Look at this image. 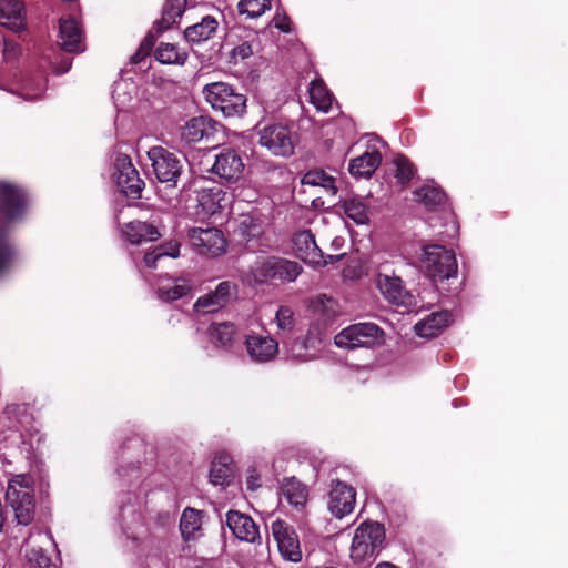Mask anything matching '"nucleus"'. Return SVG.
Here are the masks:
<instances>
[{
    "label": "nucleus",
    "mask_w": 568,
    "mask_h": 568,
    "mask_svg": "<svg viewBox=\"0 0 568 568\" xmlns=\"http://www.w3.org/2000/svg\"><path fill=\"white\" fill-rule=\"evenodd\" d=\"M313 312L325 325L331 324L341 313V305L334 298L320 295L313 301Z\"/></svg>",
    "instance_id": "nucleus-33"
},
{
    "label": "nucleus",
    "mask_w": 568,
    "mask_h": 568,
    "mask_svg": "<svg viewBox=\"0 0 568 568\" xmlns=\"http://www.w3.org/2000/svg\"><path fill=\"white\" fill-rule=\"evenodd\" d=\"M17 52H18V48H17L16 44L10 43L8 41H4V45H3V57H4V59H7V60L14 59L16 55H17Z\"/></svg>",
    "instance_id": "nucleus-55"
},
{
    "label": "nucleus",
    "mask_w": 568,
    "mask_h": 568,
    "mask_svg": "<svg viewBox=\"0 0 568 568\" xmlns=\"http://www.w3.org/2000/svg\"><path fill=\"white\" fill-rule=\"evenodd\" d=\"M246 488L254 491L261 487V475L255 467H250L245 478Z\"/></svg>",
    "instance_id": "nucleus-48"
},
{
    "label": "nucleus",
    "mask_w": 568,
    "mask_h": 568,
    "mask_svg": "<svg viewBox=\"0 0 568 568\" xmlns=\"http://www.w3.org/2000/svg\"><path fill=\"white\" fill-rule=\"evenodd\" d=\"M194 568H213L210 562H201L196 565Z\"/></svg>",
    "instance_id": "nucleus-58"
},
{
    "label": "nucleus",
    "mask_w": 568,
    "mask_h": 568,
    "mask_svg": "<svg viewBox=\"0 0 568 568\" xmlns=\"http://www.w3.org/2000/svg\"><path fill=\"white\" fill-rule=\"evenodd\" d=\"M217 29V21L211 17H204L201 22L190 26L184 31V37L190 42L209 40Z\"/></svg>",
    "instance_id": "nucleus-34"
},
{
    "label": "nucleus",
    "mask_w": 568,
    "mask_h": 568,
    "mask_svg": "<svg viewBox=\"0 0 568 568\" xmlns=\"http://www.w3.org/2000/svg\"><path fill=\"white\" fill-rule=\"evenodd\" d=\"M281 493L286 501L297 510H302L308 500L307 487L295 478L284 479Z\"/></svg>",
    "instance_id": "nucleus-29"
},
{
    "label": "nucleus",
    "mask_w": 568,
    "mask_h": 568,
    "mask_svg": "<svg viewBox=\"0 0 568 568\" xmlns=\"http://www.w3.org/2000/svg\"><path fill=\"white\" fill-rule=\"evenodd\" d=\"M155 59L162 64L183 65L187 60V52L176 44L161 42L155 49Z\"/></svg>",
    "instance_id": "nucleus-35"
},
{
    "label": "nucleus",
    "mask_w": 568,
    "mask_h": 568,
    "mask_svg": "<svg viewBox=\"0 0 568 568\" xmlns=\"http://www.w3.org/2000/svg\"><path fill=\"white\" fill-rule=\"evenodd\" d=\"M234 475V468L231 458L227 455H221L213 459L210 469V481L215 486L227 485Z\"/></svg>",
    "instance_id": "nucleus-31"
},
{
    "label": "nucleus",
    "mask_w": 568,
    "mask_h": 568,
    "mask_svg": "<svg viewBox=\"0 0 568 568\" xmlns=\"http://www.w3.org/2000/svg\"><path fill=\"white\" fill-rule=\"evenodd\" d=\"M271 530L281 556L292 562L301 561L302 550L295 529L285 520L276 519L272 523Z\"/></svg>",
    "instance_id": "nucleus-11"
},
{
    "label": "nucleus",
    "mask_w": 568,
    "mask_h": 568,
    "mask_svg": "<svg viewBox=\"0 0 568 568\" xmlns=\"http://www.w3.org/2000/svg\"><path fill=\"white\" fill-rule=\"evenodd\" d=\"M375 286L383 297L390 304L412 308L417 305L415 296L405 287L400 276L386 272H377Z\"/></svg>",
    "instance_id": "nucleus-7"
},
{
    "label": "nucleus",
    "mask_w": 568,
    "mask_h": 568,
    "mask_svg": "<svg viewBox=\"0 0 568 568\" xmlns=\"http://www.w3.org/2000/svg\"><path fill=\"white\" fill-rule=\"evenodd\" d=\"M11 260V248L7 243H0V273L7 268Z\"/></svg>",
    "instance_id": "nucleus-51"
},
{
    "label": "nucleus",
    "mask_w": 568,
    "mask_h": 568,
    "mask_svg": "<svg viewBox=\"0 0 568 568\" xmlns=\"http://www.w3.org/2000/svg\"><path fill=\"white\" fill-rule=\"evenodd\" d=\"M189 239L194 250L201 255L215 257L226 252L227 242L219 229L195 227L190 230Z\"/></svg>",
    "instance_id": "nucleus-10"
},
{
    "label": "nucleus",
    "mask_w": 568,
    "mask_h": 568,
    "mask_svg": "<svg viewBox=\"0 0 568 568\" xmlns=\"http://www.w3.org/2000/svg\"><path fill=\"white\" fill-rule=\"evenodd\" d=\"M236 292L232 282H221L213 292L200 296L194 303V310L201 313H213L224 307Z\"/></svg>",
    "instance_id": "nucleus-18"
},
{
    "label": "nucleus",
    "mask_w": 568,
    "mask_h": 568,
    "mask_svg": "<svg viewBox=\"0 0 568 568\" xmlns=\"http://www.w3.org/2000/svg\"><path fill=\"white\" fill-rule=\"evenodd\" d=\"M452 322L453 316L448 311L435 312L417 322L414 329L420 337L433 338L440 334Z\"/></svg>",
    "instance_id": "nucleus-25"
},
{
    "label": "nucleus",
    "mask_w": 568,
    "mask_h": 568,
    "mask_svg": "<svg viewBox=\"0 0 568 568\" xmlns=\"http://www.w3.org/2000/svg\"><path fill=\"white\" fill-rule=\"evenodd\" d=\"M293 248L298 258L315 266H326L338 262L343 255L325 256L317 246L315 236L310 230L297 232L293 237Z\"/></svg>",
    "instance_id": "nucleus-9"
},
{
    "label": "nucleus",
    "mask_w": 568,
    "mask_h": 568,
    "mask_svg": "<svg viewBox=\"0 0 568 568\" xmlns=\"http://www.w3.org/2000/svg\"><path fill=\"white\" fill-rule=\"evenodd\" d=\"M26 195L14 185L0 182V213L10 221L18 219L24 211Z\"/></svg>",
    "instance_id": "nucleus-19"
},
{
    "label": "nucleus",
    "mask_w": 568,
    "mask_h": 568,
    "mask_svg": "<svg viewBox=\"0 0 568 568\" xmlns=\"http://www.w3.org/2000/svg\"><path fill=\"white\" fill-rule=\"evenodd\" d=\"M0 24L20 31L26 27V11L19 0H0Z\"/></svg>",
    "instance_id": "nucleus-26"
},
{
    "label": "nucleus",
    "mask_w": 568,
    "mask_h": 568,
    "mask_svg": "<svg viewBox=\"0 0 568 568\" xmlns=\"http://www.w3.org/2000/svg\"><path fill=\"white\" fill-rule=\"evenodd\" d=\"M225 523L233 536L240 541L254 544L261 538L258 526L246 514L229 510L225 515Z\"/></svg>",
    "instance_id": "nucleus-17"
},
{
    "label": "nucleus",
    "mask_w": 568,
    "mask_h": 568,
    "mask_svg": "<svg viewBox=\"0 0 568 568\" xmlns=\"http://www.w3.org/2000/svg\"><path fill=\"white\" fill-rule=\"evenodd\" d=\"M6 498L20 525H29L34 516V481L30 475L19 474L9 483Z\"/></svg>",
    "instance_id": "nucleus-2"
},
{
    "label": "nucleus",
    "mask_w": 568,
    "mask_h": 568,
    "mask_svg": "<svg viewBox=\"0 0 568 568\" xmlns=\"http://www.w3.org/2000/svg\"><path fill=\"white\" fill-rule=\"evenodd\" d=\"M302 184L311 186H321L329 194H336L337 187L335 185V179L327 175L322 170H312L305 173L301 180Z\"/></svg>",
    "instance_id": "nucleus-39"
},
{
    "label": "nucleus",
    "mask_w": 568,
    "mask_h": 568,
    "mask_svg": "<svg viewBox=\"0 0 568 568\" xmlns=\"http://www.w3.org/2000/svg\"><path fill=\"white\" fill-rule=\"evenodd\" d=\"M239 12L248 18H257L270 9V0H241L239 2Z\"/></svg>",
    "instance_id": "nucleus-42"
},
{
    "label": "nucleus",
    "mask_w": 568,
    "mask_h": 568,
    "mask_svg": "<svg viewBox=\"0 0 568 568\" xmlns=\"http://www.w3.org/2000/svg\"><path fill=\"white\" fill-rule=\"evenodd\" d=\"M113 179L120 192L131 199H140L144 182L128 155L120 154L114 162Z\"/></svg>",
    "instance_id": "nucleus-8"
},
{
    "label": "nucleus",
    "mask_w": 568,
    "mask_h": 568,
    "mask_svg": "<svg viewBox=\"0 0 568 568\" xmlns=\"http://www.w3.org/2000/svg\"><path fill=\"white\" fill-rule=\"evenodd\" d=\"M414 201L422 204L426 210L433 211L443 207L446 203L444 192L430 184H426L415 191Z\"/></svg>",
    "instance_id": "nucleus-32"
},
{
    "label": "nucleus",
    "mask_w": 568,
    "mask_h": 568,
    "mask_svg": "<svg viewBox=\"0 0 568 568\" xmlns=\"http://www.w3.org/2000/svg\"><path fill=\"white\" fill-rule=\"evenodd\" d=\"M203 513L194 508H185L180 519V530L184 540L197 539L201 535Z\"/></svg>",
    "instance_id": "nucleus-30"
},
{
    "label": "nucleus",
    "mask_w": 568,
    "mask_h": 568,
    "mask_svg": "<svg viewBox=\"0 0 568 568\" xmlns=\"http://www.w3.org/2000/svg\"><path fill=\"white\" fill-rule=\"evenodd\" d=\"M44 89H45V84L43 81H39L37 83L34 91H32V83L28 82L24 87L23 95L27 100H36L42 95V93L44 92Z\"/></svg>",
    "instance_id": "nucleus-49"
},
{
    "label": "nucleus",
    "mask_w": 568,
    "mask_h": 568,
    "mask_svg": "<svg viewBox=\"0 0 568 568\" xmlns=\"http://www.w3.org/2000/svg\"><path fill=\"white\" fill-rule=\"evenodd\" d=\"M310 101L315 108L327 113L332 106L333 95L321 79H316L310 84Z\"/></svg>",
    "instance_id": "nucleus-36"
},
{
    "label": "nucleus",
    "mask_w": 568,
    "mask_h": 568,
    "mask_svg": "<svg viewBox=\"0 0 568 568\" xmlns=\"http://www.w3.org/2000/svg\"><path fill=\"white\" fill-rule=\"evenodd\" d=\"M356 504L355 489L341 480H334L331 484L327 507L335 518H344L349 515Z\"/></svg>",
    "instance_id": "nucleus-13"
},
{
    "label": "nucleus",
    "mask_w": 568,
    "mask_h": 568,
    "mask_svg": "<svg viewBox=\"0 0 568 568\" xmlns=\"http://www.w3.org/2000/svg\"><path fill=\"white\" fill-rule=\"evenodd\" d=\"M153 172L163 183H175L181 173L180 160L172 152L162 146H153L148 151Z\"/></svg>",
    "instance_id": "nucleus-12"
},
{
    "label": "nucleus",
    "mask_w": 568,
    "mask_h": 568,
    "mask_svg": "<svg viewBox=\"0 0 568 568\" xmlns=\"http://www.w3.org/2000/svg\"><path fill=\"white\" fill-rule=\"evenodd\" d=\"M274 27L283 32L290 31V19L285 14L276 13L273 18Z\"/></svg>",
    "instance_id": "nucleus-53"
},
{
    "label": "nucleus",
    "mask_w": 568,
    "mask_h": 568,
    "mask_svg": "<svg viewBox=\"0 0 568 568\" xmlns=\"http://www.w3.org/2000/svg\"><path fill=\"white\" fill-rule=\"evenodd\" d=\"M135 87L129 80H120L115 82L113 89V100L119 109L125 108L133 99Z\"/></svg>",
    "instance_id": "nucleus-41"
},
{
    "label": "nucleus",
    "mask_w": 568,
    "mask_h": 568,
    "mask_svg": "<svg viewBox=\"0 0 568 568\" xmlns=\"http://www.w3.org/2000/svg\"><path fill=\"white\" fill-rule=\"evenodd\" d=\"M29 568H58L57 564L42 551V549H33L28 554Z\"/></svg>",
    "instance_id": "nucleus-46"
},
{
    "label": "nucleus",
    "mask_w": 568,
    "mask_h": 568,
    "mask_svg": "<svg viewBox=\"0 0 568 568\" xmlns=\"http://www.w3.org/2000/svg\"><path fill=\"white\" fill-rule=\"evenodd\" d=\"M193 290V283L184 276L160 275L154 282L155 296L164 302L171 303L189 295Z\"/></svg>",
    "instance_id": "nucleus-14"
},
{
    "label": "nucleus",
    "mask_w": 568,
    "mask_h": 568,
    "mask_svg": "<svg viewBox=\"0 0 568 568\" xmlns=\"http://www.w3.org/2000/svg\"><path fill=\"white\" fill-rule=\"evenodd\" d=\"M375 568H399L393 564H389V562H379L378 565H376Z\"/></svg>",
    "instance_id": "nucleus-56"
},
{
    "label": "nucleus",
    "mask_w": 568,
    "mask_h": 568,
    "mask_svg": "<svg viewBox=\"0 0 568 568\" xmlns=\"http://www.w3.org/2000/svg\"><path fill=\"white\" fill-rule=\"evenodd\" d=\"M162 257L163 256L160 255L159 248L155 247L153 251L145 253L144 263L149 268H155L156 262Z\"/></svg>",
    "instance_id": "nucleus-54"
},
{
    "label": "nucleus",
    "mask_w": 568,
    "mask_h": 568,
    "mask_svg": "<svg viewBox=\"0 0 568 568\" xmlns=\"http://www.w3.org/2000/svg\"><path fill=\"white\" fill-rule=\"evenodd\" d=\"M344 214L356 225H367L369 223L368 206L361 199H347L343 203Z\"/></svg>",
    "instance_id": "nucleus-38"
},
{
    "label": "nucleus",
    "mask_w": 568,
    "mask_h": 568,
    "mask_svg": "<svg viewBox=\"0 0 568 568\" xmlns=\"http://www.w3.org/2000/svg\"><path fill=\"white\" fill-rule=\"evenodd\" d=\"M245 348L250 358L255 363H268L278 353V343L271 336L250 334L245 338Z\"/></svg>",
    "instance_id": "nucleus-20"
},
{
    "label": "nucleus",
    "mask_w": 568,
    "mask_h": 568,
    "mask_svg": "<svg viewBox=\"0 0 568 568\" xmlns=\"http://www.w3.org/2000/svg\"><path fill=\"white\" fill-rule=\"evenodd\" d=\"M382 162L379 151L373 150L351 160L348 165L349 173L355 178H369Z\"/></svg>",
    "instance_id": "nucleus-27"
},
{
    "label": "nucleus",
    "mask_w": 568,
    "mask_h": 568,
    "mask_svg": "<svg viewBox=\"0 0 568 568\" xmlns=\"http://www.w3.org/2000/svg\"><path fill=\"white\" fill-rule=\"evenodd\" d=\"M383 341V329L371 322L352 324L334 337V344L342 349L369 348L382 344Z\"/></svg>",
    "instance_id": "nucleus-4"
},
{
    "label": "nucleus",
    "mask_w": 568,
    "mask_h": 568,
    "mask_svg": "<svg viewBox=\"0 0 568 568\" xmlns=\"http://www.w3.org/2000/svg\"><path fill=\"white\" fill-rule=\"evenodd\" d=\"M422 266L426 274L435 280L453 277L458 271L455 253L437 244L424 247Z\"/></svg>",
    "instance_id": "nucleus-5"
},
{
    "label": "nucleus",
    "mask_w": 568,
    "mask_h": 568,
    "mask_svg": "<svg viewBox=\"0 0 568 568\" xmlns=\"http://www.w3.org/2000/svg\"><path fill=\"white\" fill-rule=\"evenodd\" d=\"M258 143L275 156L288 158L294 153L296 136L281 123H272L258 131Z\"/></svg>",
    "instance_id": "nucleus-6"
},
{
    "label": "nucleus",
    "mask_w": 568,
    "mask_h": 568,
    "mask_svg": "<svg viewBox=\"0 0 568 568\" xmlns=\"http://www.w3.org/2000/svg\"><path fill=\"white\" fill-rule=\"evenodd\" d=\"M252 53H253V50L248 43H242V44L237 45L236 48L233 49V52H232L234 59L240 58L241 60H244V59L251 57Z\"/></svg>",
    "instance_id": "nucleus-52"
},
{
    "label": "nucleus",
    "mask_w": 568,
    "mask_h": 568,
    "mask_svg": "<svg viewBox=\"0 0 568 568\" xmlns=\"http://www.w3.org/2000/svg\"><path fill=\"white\" fill-rule=\"evenodd\" d=\"M275 323L280 331L291 332L295 325L292 308L288 306H281L275 314Z\"/></svg>",
    "instance_id": "nucleus-45"
},
{
    "label": "nucleus",
    "mask_w": 568,
    "mask_h": 568,
    "mask_svg": "<svg viewBox=\"0 0 568 568\" xmlns=\"http://www.w3.org/2000/svg\"><path fill=\"white\" fill-rule=\"evenodd\" d=\"M156 247L163 257L178 258L180 256L181 243L178 240H170Z\"/></svg>",
    "instance_id": "nucleus-47"
},
{
    "label": "nucleus",
    "mask_w": 568,
    "mask_h": 568,
    "mask_svg": "<svg viewBox=\"0 0 568 568\" xmlns=\"http://www.w3.org/2000/svg\"><path fill=\"white\" fill-rule=\"evenodd\" d=\"M197 214L209 217L221 212L227 204L226 193L220 186L196 191Z\"/></svg>",
    "instance_id": "nucleus-22"
},
{
    "label": "nucleus",
    "mask_w": 568,
    "mask_h": 568,
    "mask_svg": "<svg viewBox=\"0 0 568 568\" xmlns=\"http://www.w3.org/2000/svg\"><path fill=\"white\" fill-rule=\"evenodd\" d=\"M315 339H313L312 335H311V332L308 333L307 337H306V341H305V346L307 345H312L314 346L315 345Z\"/></svg>",
    "instance_id": "nucleus-57"
},
{
    "label": "nucleus",
    "mask_w": 568,
    "mask_h": 568,
    "mask_svg": "<svg viewBox=\"0 0 568 568\" xmlns=\"http://www.w3.org/2000/svg\"><path fill=\"white\" fill-rule=\"evenodd\" d=\"M186 0H166L163 9V22L166 27L176 22L184 12Z\"/></svg>",
    "instance_id": "nucleus-43"
},
{
    "label": "nucleus",
    "mask_w": 568,
    "mask_h": 568,
    "mask_svg": "<svg viewBox=\"0 0 568 568\" xmlns=\"http://www.w3.org/2000/svg\"><path fill=\"white\" fill-rule=\"evenodd\" d=\"M385 528L377 521H364L354 532L351 558L356 564L369 562L376 558L385 541Z\"/></svg>",
    "instance_id": "nucleus-1"
},
{
    "label": "nucleus",
    "mask_w": 568,
    "mask_h": 568,
    "mask_svg": "<svg viewBox=\"0 0 568 568\" xmlns=\"http://www.w3.org/2000/svg\"><path fill=\"white\" fill-rule=\"evenodd\" d=\"M275 264L274 278L281 281L294 282L302 272L301 265L293 261L276 257Z\"/></svg>",
    "instance_id": "nucleus-40"
},
{
    "label": "nucleus",
    "mask_w": 568,
    "mask_h": 568,
    "mask_svg": "<svg viewBox=\"0 0 568 568\" xmlns=\"http://www.w3.org/2000/svg\"><path fill=\"white\" fill-rule=\"evenodd\" d=\"M234 232L240 241L251 251L260 250L265 245L263 222L256 216L251 214L242 215L236 223Z\"/></svg>",
    "instance_id": "nucleus-15"
},
{
    "label": "nucleus",
    "mask_w": 568,
    "mask_h": 568,
    "mask_svg": "<svg viewBox=\"0 0 568 568\" xmlns=\"http://www.w3.org/2000/svg\"><path fill=\"white\" fill-rule=\"evenodd\" d=\"M243 170L242 158L234 150L225 149L215 155L212 172L221 179L235 181L242 175Z\"/></svg>",
    "instance_id": "nucleus-21"
},
{
    "label": "nucleus",
    "mask_w": 568,
    "mask_h": 568,
    "mask_svg": "<svg viewBox=\"0 0 568 568\" xmlns=\"http://www.w3.org/2000/svg\"><path fill=\"white\" fill-rule=\"evenodd\" d=\"M152 43L150 41L142 42L138 51L133 55H131L130 61L132 63H139L142 60H144L149 55Z\"/></svg>",
    "instance_id": "nucleus-50"
},
{
    "label": "nucleus",
    "mask_w": 568,
    "mask_h": 568,
    "mask_svg": "<svg viewBox=\"0 0 568 568\" xmlns=\"http://www.w3.org/2000/svg\"><path fill=\"white\" fill-rule=\"evenodd\" d=\"M121 234L133 245L156 241L161 236L156 226L142 221H131L124 224L121 227Z\"/></svg>",
    "instance_id": "nucleus-24"
},
{
    "label": "nucleus",
    "mask_w": 568,
    "mask_h": 568,
    "mask_svg": "<svg viewBox=\"0 0 568 568\" xmlns=\"http://www.w3.org/2000/svg\"><path fill=\"white\" fill-rule=\"evenodd\" d=\"M210 342L215 347L231 348L237 341V329L233 323H214L207 329Z\"/></svg>",
    "instance_id": "nucleus-28"
},
{
    "label": "nucleus",
    "mask_w": 568,
    "mask_h": 568,
    "mask_svg": "<svg viewBox=\"0 0 568 568\" xmlns=\"http://www.w3.org/2000/svg\"><path fill=\"white\" fill-rule=\"evenodd\" d=\"M275 256H258L250 268V276L255 283L274 280Z\"/></svg>",
    "instance_id": "nucleus-37"
},
{
    "label": "nucleus",
    "mask_w": 568,
    "mask_h": 568,
    "mask_svg": "<svg viewBox=\"0 0 568 568\" xmlns=\"http://www.w3.org/2000/svg\"><path fill=\"white\" fill-rule=\"evenodd\" d=\"M60 44L68 52H81L84 50L82 30L74 18L60 19Z\"/></svg>",
    "instance_id": "nucleus-23"
},
{
    "label": "nucleus",
    "mask_w": 568,
    "mask_h": 568,
    "mask_svg": "<svg viewBox=\"0 0 568 568\" xmlns=\"http://www.w3.org/2000/svg\"><path fill=\"white\" fill-rule=\"evenodd\" d=\"M205 101L226 118L242 116L246 110V97L225 82H212L204 85Z\"/></svg>",
    "instance_id": "nucleus-3"
},
{
    "label": "nucleus",
    "mask_w": 568,
    "mask_h": 568,
    "mask_svg": "<svg viewBox=\"0 0 568 568\" xmlns=\"http://www.w3.org/2000/svg\"><path fill=\"white\" fill-rule=\"evenodd\" d=\"M216 126L217 122L209 116H194L180 128V141L187 145L199 143L212 136Z\"/></svg>",
    "instance_id": "nucleus-16"
},
{
    "label": "nucleus",
    "mask_w": 568,
    "mask_h": 568,
    "mask_svg": "<svg viewBox=\"0 0 568 568\" xmlns=\"http://www.w3.org/2000/svg\"><path fill=\"white\" fill-rule=\"evenodd\" d=\"M394 164L396 166L395 178L400 184L408 183L414 176V168L408 159L404 156H396L394 159Z\"/></svg>",
    "instance_id": "nucleus-44"
}]
</instances>
